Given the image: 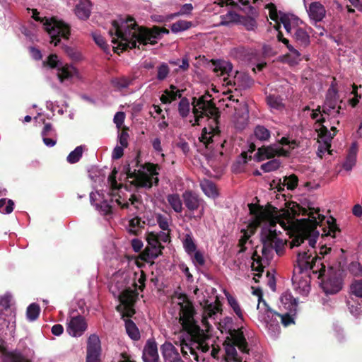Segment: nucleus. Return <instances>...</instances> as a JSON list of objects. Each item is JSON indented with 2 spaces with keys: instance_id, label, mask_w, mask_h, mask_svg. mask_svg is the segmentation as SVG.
I'll use <instances>...</instances> for the list:
<instances>
[{
  "instance_id": "obj_7",
  "label": "nucleus",
  "mask_w": 362,
  "mask_h": 362,
  "mask_svg": "<svg viewBox=\"0 0 362 362\" xmlns=\"http://www.w3.org/2000/svg\"><path fill=\"white\" fill-rule=\"evenodd\" d=\"M296 262L298 266L296 269H298L299 273L311 270L313 273L318 274V279H321L325 275L326 267L321 262V257L317 254L312 257L309 250L298 252Z\"/></svg>"
},
{
  "instance_id": "obj_49",
  "label": "nucleus",
  "mask_w": 362,
  "mask_h": 362,
  "mask_svg": "<svg viewBox=\"0 0 362 362\" xmlns=\"http://www.w3.org/2000/svg\"><path fill=\"white\" fill-rule=\"evenodd\" d=\"M194 340V342L197 344L196 349L201 350L202 352L206 353L209 351V345L206 344L203 340V337H204V333L203 332L202 334L198 335L197 337L191 336Z\"/></svg>"
},
{
  "instance_id": "obj_33",
  "label": "nucleus",
  "mask_w": 362,
  "mask_h": 362,
  "mask_svg": "<svg viewBox=\"0 0 362 362\" xmlns=\"http://www.w3.org/2000/svg\"><path fill=\"white\" fill-rule=\"evenodd\" d=\"M58 71V78L61 82H63L64 80L69 79L73 77L75 69L74 66L69 64H66L64 66L62 64V66L59 67Z\"/></svg>"
},
{
  "instance_id": "obj_18",
  "label": "nucleus",
  "mask_w": 362,
  "mask_h": 362,
  "mask_svg": "<svg viewBox=\"0 0 362 362\" xmlns=\"http://www.w3.org/2000/svg\"><path fill=\"white\" fill-rule=\"evenodd\" d=\"M144 362H159L157 344L153 339H148L143 352Z\"/></svg>"
},
{
  "instance_id": "obj_38",
  "label": "nucleus",
  "mask_w": 362,
  "mask_h": 362,
  "mask_svg": "<svg viewBox=\"0 0 362 362\" xmlns=\"http://www.w3.org/2000/svg\"><path fill=\"white\" fill-rule=\"evenodd\" d=\"M225 295L226 296L228 304L233 310L234 313L239 318L243 319V310L235 298L231 296L229 293H226Z\"/></svg>"
},
{
  "instance_id": "obj_29",
  "label": "nucleus",
  "mask_w": 362,
  "mask_h": 362,
  "mask_svg": "<svg viewBox=\"0 0 362 362\" xmlns=\"http://www.w3.org/2000/svg\"><path fill=\"white\" fill-rule=\"evenodd\" d=\"M183 92L182 90H176V92L169 91L168 89H165L163 91V93L160 97V100L163 104H170L172 102L177 100V98H181L182 96V93Z\"/></svg>"
},
{
  "instance_id": "obj_6",
  "label": "nucleus",
  "mask_w": 362,
  "mask_h": 362,
  "mask_svg": "<svg viewBox=\"0 0 362 362\" xmlns=\"http://www.w3.org/2000/svg\"><path fill=\"white\" fill-rule=\"evenodd\" d=\"M230 336L223 342L227 362H242L243 358L238 356L235 347L243 354H249L248 343L243 332V328L229 329Z\"/></svg>"
},
{
  "instance_id": "obj_58",
  "label": "nucleus",
  "mask_w": 362,
  "mask_h": 362,
  "mask_svg": "<svg viewBox=\"0 0 362 362\" xmlns=\"http://www.w3.org/2000/svg\"><path fill=\"white\" fill-rule=\"evenodd\" d=\"M193 10V6L192 4H185L182 5L177 13H175L174 16H179L182 15L190 14Z\"/></svg>"
},
{
  "instance_id": "obj_48",
  "label": "nucleus",
  "mask_w": 362,
  "mask_h": 362,
  "mask_svg": "<svg viewBox=\"0 0 362 362\" xmlns=\"http://www.w3.org/2000/svg\"><path fill=\"white\" fill-rule=\"evenodd\" d=\"M44 66H48L51 69H59L62 63L58 60V57L55 54H51L47 57L46 61L43 62Z\"/></svg>"
},
{
  "instance_id": "obj_52",
  "label": "nucleus",
  "mask_w": 362,
  "mask_h": 362,
  "mask_svg": "<svg viewBox=\"0 0 362 362\" xmlns=\"http://www.w3.org/2000/svg\"><path fill=\"white\" fill-rule=\"evenodd\" d=\"M170 73V68L166 63H162L158 66L157 79L159 81L165 80Z\"/></svg>"
},
{
  "instance_id": "obj_60",
  "label": "nucleus",
  "mask_w": 362,
  "mask_h": 362,
  "mask_svg": "<svg viewBox=\"0 0 362 362\" xmlns=\"http://www.w3.org/2000/svg\"><path fill=\"white\" fill-rule=\"evenodd\" d=\"M127 131V129H124L119 136V144H121V146L123 148H127L128 146L129 134Z\"/></svg>"
},
{
  "instance_id": "obj_62",
  "label": "nucleus",
  "mask_w": 362,
  "mask_h": 362,
  "mask_svg": "<svg viewBox=\"0 0 362 362\" xmlns=\"http://www.w3.org/2000/svg\"><path fill=\"white\" fill-rule=\"evenodd\" d=\"M170 230H167V232L160 231V233H157L158 238L159 240L160 243H170Z\"/></svg>"
},
{
  "instance_id": "obj_42",
  "label": "nucleus",
  "mask_w": 362,
  "mask_h": 362,
  "mask_svg": "<svg viewBox=\"0 0 362 362\" xmlns=\"http://www.w3.org/2000/svg\"><path fill=\"white\" fill-rule=\"evenodd\" d=\"M238 23L244 25L247 30H255L257 28L255 19L250 16H240Z\"/></svg>"
},
{
  "instance_id": "obj_9",
  "label": "nucleus",
  "mask_w": 362,
  "mask_h": 362,
  "mask_svg": "<svg viewBox=\"0 0 362 362\" xmlns=\"http://www.w3.org/2000/svg\"><path fill=\"white\" fill-rule=\"evenodd\" d=\"M112 24L115 30V35L117 37H112V42L116 44L117 43L118 40H120L118 46L117 47H114V51L115 52H117V49H121V52H123L128 49H132L136 48L137 42L141 44L137 38L140 31L144 30V28H139L138 33L134 32L132 35V39L129 40L127 33L122 31L120 24L117 21H113ZM141 45H144L143 43H141Z\"/></svg>"
},
{
  "instance_id": "obj_11",
  "label": "nucleus",
  "mask_w": 362,
  "mask_h": 362,
  "mask_svg": "<svg viewBox=\"0 0 362 362\" xmlns=\"http://www.w3.org/2000/svg\"><path fill=\"white\" fill-rule=\"evenodd\" d=\"M343 270L335 269L332 267L328 269L325 278L322 279L321 286L327 294H335L340 291L343 284Z\"/></svg>"
},
{
  "instance_id": "obj_1",
  "label": "nucleus",
  "mask_w": 362,
  "mask_h": 362,
  "mask_svg": "<svg viewBox=\"0 0 362 362\" xmlns=\"http://www.w3.org/2000/svg\"><path fill=\"white\" fill-rule=\"evenodd\" d=\"M287 207L293 217L300 214L308 216V218L298 221L297 233L290 243L291 248L300 246L305 240H308L310 246L315 248L317 239L320 235V231L317 229V226L321 228L322 231V238L327 236L335 238L336 233L340 232V228L334 218L330 216L326 221L327 225L324 223L325 216L320 214V208L315 209L308 205L306 209L296 202L288 203Z\"/></svg>"
},
{
  "instance_id": "obj_53",
  "label": "nucleus",
  "mask_w": 362,
  "mask_h": 362,
  "mask_svg": "<svg viewBox=\"0 0 362 362\" xmlns=\"http://www.w3.org/2000/svg\"><path fill=\"white\" fill-rule=\"evenodd\" d=\"M356 152H354L352 149H351L348 156H346V161L344 162L343 167L346 170H350L355 165L356 163Z\"/></svg>"
},
{
  "instance_id": "obj_41",
  "label": "nucleus",
  "mask_w": 362,
  "mask_h": 362,
  "mask_svg": "<svg viewBox=\"0 0 362 362\" xmlns=\"http://www.w3.org/2000/svg\"><path fill=\"white\" fill-rule=\"evenodd\" d=\"M40 308L37 303H31L26 311V316L28 320L34 321L37 320L40 315Z\"/></svg>"
},
{
  "instance_id": "obj_21",
  "label": "nucleus",
  "mask_w": 362,
  "mask_h": 362,
  "mask_svg": "<svg viewBox=\"0 0 362 362\" xmlns=\"http://www.w3.org/2000/svg\"><path fill=\"white\" fill-rule=\"evenodd\" d=\"M91 2L90 0H80L76 5L74 12L81 20H86L90 15Z\"/></svg>"
},
{
  "instance_id": "obj_63",
  "label": "nucleus",
  "mask_w": 362,
  "mask_h": 362,
  "mask_svg": "<svg viewBox=\"0 0 362 362\" xmlns=\"http://www.w3.org/2000/svg\"><path fill=\"white\" fill-rule=\"evenodd\" d=\"M93 39L95 43L101 47L104 51H106L108 48V45L106 43L105 39L101 35H94Z\"/></svg>"
},
{
  "instance_id": "obj_13",
  "label": "nucleus",
  "mask_w": 362,
  "mask_h": 362,
  "mask_svg": "<svg viewBox=\"0 0 362 362\" xmlns=\"http://www.w3.org/2000/svg\"><path fill=\"white\" fill-rule=\"evenodd\" d=\"M182 199L185 206L189 211H198L197 217L199 218L204 216L206 202L198 194L192 191L187 190L182 194Z\"/></svg>"
},
{
  "instance_id": "obj_37",
  "label": "nucleus",
  "mask_w": 362,
  "mask_h": 362,
  "mask_svg": "<svg viewBox=\"0 0 362 362\" xmlns=\"http://www.w3.org/2000/svg\"><path fill=\"white\" fill-rule=\"evenodd\" d=\"M190 103L186 97H182L178 103V112L182 118H186L190 112Z\"/></svg>"
},
{
  "instance_id": "obj_45",
  "label": "nucleus",
  "mask_w": 362,
  "mask_h": 362,
  "mask_svg": "<svg viewBox=\"0 0 362 362\" xmlns=\"http://www.w3.org/2000/svg\"><path fill=\"white\" fill-rule=\"evenodd\" d=\"M183 247L186 252L189 255L192 254L197 251V245L194 242V240L191 235L187 234L183 241Z\"/></svg>"
},
{
  "instance_id": "obj_27",
  "label": "nucleus",
  "mask_w": 362,
  "mask_h": 362,
  "mask_svg": "<svg viewBox=\"0 0 362 362\" xmlns=\"http://www.w3.org/2000/svg\"><path fill=\"white\" fill-rule=\"evenodd\" d=\"M266 102L270 108L276 110H281L285 107L283 99L280 95L269 94L266 97Z\"/></svg>"
},
{
  "instance_id": "obj_10",
  "label": "nucleus",
  "mask_w": 362,
  "mask_h": 362,
  "mask_svg": "<svg viewBox=\"0 0 362 362\" xmlns=\"http://www.w3.org/2000/svg\"><path fill=\"white\" fill-rule=\"evenodd\" d=\"M250 214L253 216V220L250 226L255 228L259 227L263 222H269L271 227L276 226V221L274 220L273 211L276 208L269 204L268 208L255 204H248Z\"/></svg>"
},
{
  "instance_id": "obj_28",
  "label": "nucleus",
  "mask_w": 362,
  "mask_h": 362,
  "mask_svg": "<svg viewBox=\"0 0 362 362\" xmlns=\"http://www.w3.org/2000/svg\"><path fill=\"white\" fill-rule=\"evenodd\" d=\"M317 132L318 136L323 141L326 148L328 150L331 147V141L334 136V134H332L325 125L320 127Z\"/></svg>"
},
{
  "instance_id": "obj_15",
  "label": "nucleus",
  "mask_w": 362,
  "mask_h": 362,
  "mask_svg": "<svg viewBox=\"0 0 362 362\" xmlns=\"http://www.w3.org/2000/svg\"><path fill=\"white\" fill-rule=\"evenodd\" d=\"M86 362H100V340L98 335L91 334L88 339Z\"/></svg>"
},
{
  "instance_id": "obj_12",
  "label": "nucleus",
  "mask_w": 362,
  "mask_h": 362,
  "mask_svg": "<svg viewBox=\"0 0 362 362\" xmlns=\"http://www.w3.org/2000/svg\"><path fill=\"white\" fill-rule=\"evenodd\" d=\"M146 240L148 246L140 254V259L144 262H148L150 260L157 258L162 255V250L164 246L160 243L157 233L148 232L146 234Z\"/></svg>"
},
{
  "instance_id": "obj_64",
  "label": "nucleus",
  "mask_w": 362,
  "mask_h": 362,
  "mask_svg": "<svg viewBox=\"0 0 362 362\" xmlns=\"http://www.w3.org/2000/svg\"><path fill=\"white\" fill-rule=\"evenodd\" d=\"M125 119V114L123 112H117L114 116V122L117 127L120 128L124 123Z\"/></svg>"
},
{
  "instance_id": "obj_2",
  "label": "nucleus",
  "mask_w": 362,
  "mask_h": 362,
  "mask_svg": "<svg viewBox=\"0 0 362 362\" xmlns=\"http://www.w3.org/2000/svg\"><path fill=\"white\" fill-rule=\"evenodd\" d=\"M213 100L211 95L209 92L198 98L196 97L192 98V113L195 119V123L193 125H199V120L205 117L211 119L209 123V127H204L202 129L201 136L219 134L221 132L218 127L221 112L216 106Z\"/></svg>"
},
{
  "instance_id": "obj_55",
  "label": "nucleus",
  "mask_w": 362,
  "mask_h": 362,
  "mask_svg": "<svg viewBox=\"0 0 362 362\" xmlns=\"http://www.w3.org/2000/svg\"><path fill=\"white\" fill-rule=\"evenodd\" d=\"M353 294L356 296L362 298V280L354 281L351 286Z\"/></svg>"
},
{
  "instance_id": "obj_43",
  "label": "nucleus",
  "mask_w": 362,
  "mask_h": 362,
  "mask_svg": "<svg viewBox=\"0 0 362 362\" xmlns=\"http://www.w3.org/2000/svg\"><path fill=\"white\" fill-rule=\"evenodd\" d=\"M83 148L82 146H77L74 151H72L67 156V161L71 164L78 162L82 157Z\"/></svg>"
},
{
  "instance_id": "obj_8",
  "label": "nucleus",
  "mask_w": 362,
  "mask_h": 362,
  "mask_svg": "<svg viewBox=\"0 0 362 362\" xmlns=\"http://www.w3.org/2000/svg\"><path fill=\"white\" fill-rule=\"evenodd\" d=\"M261 240L263 244L262 253L267 257L275 250L279 255H281L284 249V241L278 238V233L275 229H262L261 233Z\"/></svg>"
},
{
  "instance_id": "obj_17",
  "label": "nucleus",
  "mask_w": 362,
  "mask_h": 362,
  "mask_svg": "<svg viewBox=\"0 0 362 362\" xmlns=\"http://www.w3.org/2000/svg\"><path fill=\"white\" fill-rule=\"evenodd\" d=\"M160 351L166 362H184L178 350L169 341H165L160 346Z\"/></svg>"
},
{
  "instance_id": "obj_32",
  "label": "nucleus",
  "mask_w": 362,
  "mask_h": 362,
  "mask_svg": "<svg viewBox=\"0 0 362 362\" xmlns=\"http://www.w3.org/2000/svg\"><path fill=\"white\" fill-rule=\"evenodd\" d=\"M211 62L214 66V72L217 74V75L223 76L232 70L230 64L214 59H212Z\"/></svg>"
},
{
  "instance_id": "obj_56",
  "label": "nucleus",
  "mask_w": 362,
  "mask_h": 362,
  "mask_svg": "<svg viewBox=\"0 0 362 362\" xmlns=\"http://www.w3.org/2000/svg\"><path fill=\"white\" fill-rule=\"evenodd\" d=\"M362 265L357 262H352L349 265V272L354 276H361Z\"/></svg>"
},
{
  "instance_id": "obj_51",
  "label": "nucleus",
  "mask_w": 362,
  "mask_h": 362,
  "mask_svg": "<svg viewBox=\"0 0 362 362\" xmlns=\"http://www.w3.org/2000/svg\"><path fill=\"white\" fill-rule=\"evenodd\" d=\"M287 48L290 51L291 54H286L285 57L289 59L290 62L297 64L299 61H300V53L299 51H298L292 45H289Z\"/></svg>"
},
{
  "instance_id": "obj_4",
  "label": "nucleus",
  "mask_w": 362,
  "mask_h": 362,
  "mask_svg": "<svg viewBox=\"0 0 362 362\" xmlns=\"http://www.w3.org/2000/svg\"><path fill=\"white\" fill-rule=\"evenodd\" d=\"M180 306L179 322L183 329L191 336L197 337L203 334V329L197 324L194 320L196 310L192 302L185 293H180L177 296Z\"/></svg>"
},
{
  "instance_id": "obj_16",
  "label": "nucleus",
  "mask_w": 362,
  "mask_h": 362,
  "mask_svg": "<svg viewBox=\"0 0 362 362\" xmlns=\"http://www.w3.org/2000/svg\"><path fill=\"white\" fill-rule=\"evenodd\" d=\"M87 323L84 317L78 315L72 317L68 323L67 332L73 337H80L87 329Z\"/></svg>"
},
{
  "instance_id": "obj_25",
  "label": "nucleus",
  "mask_w": 362,
  "mask_h": 362,
  "mask_svg": "<svg viewBox=\"0 0 362 362\" xmlns=\"http://www.w3.org/2000/svg\"><path fill=\"white\" fill-rule=\"evenodd\" d=\"M200 187L207 197L216 199L218 196L216 185L211 180L207 179L203 180L200 182Z\"/></svg>"
},
{
  "instance_id": "obj_46",
  "label": "nucleus",
  "mask_w": 362,
  "mask_h": 362,
  "mask_svg": "<svg viewBox=\"0 0 362 362\" xmlns=\"http://www.w3.org/2000/svg\"><path fill=\"white\" fill-rule=\"evenodd\" d=\"M14 202L5 198L0 199V212L5 214H11L13 210Z\"/></svg>"
},
{
  "instance_id": "obj_34",
  "label": "nucleus",
  "mask_w": 362,
  "mask_h": 362,
  "mask_svg": "<svg viewBox=\"0 0 362 362\" xmlns=\"http://www.w3.org/2000/svg\"><path fill=\"white\" fill-rule=\"evenodd\" d=\"M132 82V78L126 76L116 77L111 80L112 86L119 90L129 87Z\"/></svg>"
},
{
  "instance_id": "obj_39",
  "label": "nucleus",
  "mask_w": 362,
  "mask_h": 362,
  "mask_svg": "<svg viewBox=\"0 0 362 362\" xmlns=\"http://www.w3.org/2000/svg\"><path fill=\"white\" fill-rule=\"evenodd\" d=\"M192 26L191 21L180 20L173 23L170 26L171 31L174 33L185 31L189 29Z\"/></svg>"
},
{
  "instance_id": "obj_57",
  "label": "nucleus",
  "mask_w": 362,
  "mask_h": 362,
  "mask_svg": "<svg viewBox=\"0 0 362 362\" xmlns=\"http://www.w3.org/2000/svg\"><path fill=\"white\" fill-rule=\"evenodd\" d=\"M242 232L243 233V235L240 238L238 241V246L240 247V250L239 251L240 253L245 252V250H247L245 244L250 238V236L247 234V230H242Z\"/></svg>"
},
{
  "instance_id": "obj_22",
  "label": "nucleus",
  "mask_w": 362,
  "mask_h": 362,
  "mask_svg": "<svg viewBox=\"0 0 362 362\" xmlns=\"http://www.w3.org/2000/svg\"><path fill=\"white\" fill-rule=\"evenodd\" d=\"M325 13V8L320 2L315 1L310 4L308 14L311 19L320 22L324 18Z\"/></svg>"
},
{
  "instance_id": "obj_35",
  "label": "nucleus",
  "mask_w": 362,
  "mask_h": 362,
  "mask_svg": "<svg viewBox=\"0 0 362 362\" xmlns=\"http://www.w3.org/2000/svg\"><path fill=\"white\" fill-rule=\"evenodd\" d=\"M167 200L170 205V206L173 209V210L177 213L182 212V200L177 194H168L167 197Z\"/></svg>"
},
{
  "instance_id": "obj_26",
  "label": "nucleus",
  "mask_w": 362,
  "mask_h": 362,
  "mask_svg": "<svg viewBox=\"0 0 362 362\" xmlns=\"http://www.w3.org/2000/svg\"><path fill=\"white\" fill-rule=\"evenodd\" d=\"M204 310L205 316L203 317V322L206 321L207 317H211L213 315L221 310V303L218 298H216L214 303H209V301L206 300L204 307Z\"/></svg>"
},
{
  "instance_id": "obj_5",
  "label": "nucleus",
  "mask_w": 362,
  "mask_h": 362,
  "mask_svg": "<svg viewBox=\"0 0 362 362\" xmlns=\"http://www.w3.org/2000/svg\"><path fill=\"white\" fill-rule=\"evenodd\" d=\"M32 17L35 21L43 23L45 30L48 33L51 38L50 43L57 46L61 41V37L65 40L69 39L71 33L69 25L62 21H58L54 17L51 18L47 17L41 18L39 16L40 13L35 8L32 9Z\"/></svg>"
},
{
  "instance_id": "obj_40",
  "label": "nucleus",
  "mask_w": 362,
  "mask_h": 362,
  "mask_svg": "<svg viewBox=\"0 0 362 362\" xmlns=\"http://www.w3.org/2000/svg\"><path fill=\"white\" fill-rule=\"evenodd\" d=\"M255 136L259 141H268L270 138V132L264 126L258 125L254 131Z\"/></svg>"
},
{
  "instance_id": "obj_59",
  "label": "nucleus",
  "mask_w": 362,
  "mask_h": 362,
  "mask_svg": "<svg viewBox=\"0 0 362 362\" xmlns=\"http://www.w3.org/2000/svg\"><path fill=\"white\" fill-rule=\"evenodd\" d=\"M215 134L204 135L199 137L200 142L203 143L205 147L208 149H212L213 147L211 145L213 143V136Z\"/></svg>"
},
{
  "instance_id": "obj_54",
  "label": "nucleus",
  "mask_w": 362,
  "mask_h": 362,
  "mask_svg": "<svg viewBox=\"0 0 362 362\" xmlns=\"http://www.w3.org/2000/svg\"><path fill=\"white\" fill-rule=\"evenodd\" d=\"M156 218L157 223L163 230L165 231L170 230L168 218L167 216L162 214H158Z\"/></svg>"
},
{
  "instance_id": "obj_24",
  "label": "nucleus",
  "mask_w": 362,
  "mask_h": 362,
  "mask_svg": "<svg viewBox=\"0 0 362 362\" xmlns=\"http://www.w3.org/2000/svg\"><path fill=\"white\" fill-rule=\"evenodd\" d=\"M219 1H220L218 3V4L221 7L226 6V5H230L234 7H238L240 10H243L244 12H245L247 14H251V15L257 14L256 9L253 6H252L249 4L248 0H245V1L240 0V1L242 3L243 6H245V8H240L238 5V4L236 2H235L233 0H219Z\"/></svg>"
},
{
  "instance_id": "obj_50",
  "label": "nucleus",
  "mask_w": 362,
  "mask_h": 362,
  "mask_svg": "<svg viewBox=\"0 0 362 362\" xmlns=\"http://www.w3.org/2000/svg\"><path fill=\"white\" fill-rule=\"evenodd\" d=\"M283 182L286 184L288 189L293 190L298 186V178L295 174H292L288 177H284Z\"/></svg>"
},
{
  "instance_id": "obj_36",
  "label": "nucleus",
  "mask_w": 362,
  "mask_h": 362,
  "mask_svg": "<svg viewBox=\"0 0 362 362\" xmlns=\"http://www.w3.org/2000/svg\"><path fill=\"white\" fill-rule=\"evenodd\" d=\"M240 15L233 11H228L225 15L220 16L221 21L218 25H229L232 23H238Z\"/></svg>"
},
{
  "instance_id": "obj_20",
  "label": "nucleus",
  "mask_w": 362,
  "mask_h": 362,
  "mask_svg": "<svg viewBox=\"0 0 362 362\" xmlns=\"http://www.w3.org/2000/svg\"><path fill=\"white\" fill-rule=\"evenodd\" d=\"M134 289L128 288L124 290L119 296V300L123 305H134L138 299L139 293L136 291L137 284L134 283Z\"/></svg>"
},
{
  "instance_id": "obj_14",
  "label": "nucleus",
  "mask_w": 362,
  "mask_h": 362,
  "mask_svg": "<svg viewBox=\"0 0 362 362\" xmlns=\"http://www.w3.org/2000/svg\"><path fill=\"white\" fill-rule=\"evenodd\" d=\"M161 34H169V30L154 25L151 28H144V30H141L137 39L144 45L148 43L155 45L157 43L156 40L160 38Z\"/></svg>"
},
{
  "instance_id": "obj_44",
  "label": "nucleus",
  "mask_w": 362,
  "mask_h": 362,
  "mask_svg": "<svg viewBox=\"0 0 362 362\" xmlns=\"http://www.w3.org/2000/svg\"><path fill=\"white\" fill-rule=\"evenodd\" d=\"M281 163L280 160L274 158L262 164L260 168L264 172L269 173L278 170Z\"/></svg>"
},
{
  "instance_id": "obj_23",
  "label": "nucleus",
  "mask_w": 362,
  "mask_h": 362,
  "mask_svg": "<svg viewBox=\"0 0 362 362\" xmlns=\"http://www.w3.org/2000/svg\"><path fill=\"white\" fill-rule=\"evenodd\" d=\"M276 149L272 146H262L257 148V151L255 154V159L257 162H261L266 159H272L276 156Z\"/></svg>"
},
{
  "instance_id": "obj_19",
  "label": "nucleus",
  "mask_w": 362,
  "mask_h": 362,
  "mask_svg": "<svg viewBox=\"0 0 362 362\" xmlns=\"http://www.w3.org/2000/svg\"><path fill=\"white\" fill-rule=\"evenodd\" d=\"M0 351L3 354L2 362H31V360L19 350L8 351L0 346Z\"/></svg>"
},
{
  "instance_id": "obj_61",
  "label": "nucleus",
  "mask_w": 362,
  "mask_h": 362,
  "mask_svg": "<svg viewBox=\"0 0 362 362\" xmlns=\"http://www.w3.org/2000/svg\"><path fill=\"white\" fill-rule=\"evenodd\" d=\"M193 262L196 265L204 266L205 259L203 254L199 251H195L193 257Z\"/></svg>"
},
{
  "instance_id": "obj_47",
  "label": "nucleus",
  "mask_w": 362,
  "mask_h": 362,
  "mask_svg": "<svg viewBox=\"0 0 362 362\" xmlns=\"http://www.w3.org/2000/svg\"><path fill=\"white\" fill-rule=\"evenodd\" d=\"M268 310L270 312L271 314L279 317L281 320V323L284 327H287L291 325V324H294V319L288 313L281 315L276 311L272 310V308H268Z\"/></svg>"
},
{
  "instance_id": "obj_31",
  "label": "nucleus",
  "mask_w": 362,
  "mask_h": 362,
  "mask_svg": "<svg viewBox=\"0 0 362 362\" xmlns=\"http://www.w3.org/2000/svg\"><path fill=\"white\" fill-rule=\"evenodd\" d=\"M293 38L302 46L307 47L310 44V36L308 33L301 28L296 29L293 35Z\"/></svg>"
},
{
  "instance_id": "obj_3",
  "label": "nucleus",
  "mask_w": 362,
  "mask_h": 362,
  "mask_svg": "<svg viewBox=\"0 0 362 362\" xmlns=\"http://www.w3.org/2000/svg\"><path fill=\"white\" fill-rule=\"evenodd\" d=\"M142 168L149 173L136 169L132 171L129 164L124 165L123 172L127 175V178L134 180L132 184L137 187L151 189L153 185H158L159 182L158 170H160V166L158 164L146 163Z\"/></svg>"
},
{
  "instance_id": "obj_30",
  "label": "nucleus",
  "mask_w": 362,
  "mask_h": 362,
  "mask_svg": "<svg viewBox=\"0 0 362 362\" xmlns=\"http://www.w3.org/2000/svg\"><path fill=\"white\" fill-rule=\"evenodd\" d=\"M126 332L128 336L133 340L137 341L140 339V332L136 324L130 319L124 320Z\"/></svg>"
}]
</instances>
